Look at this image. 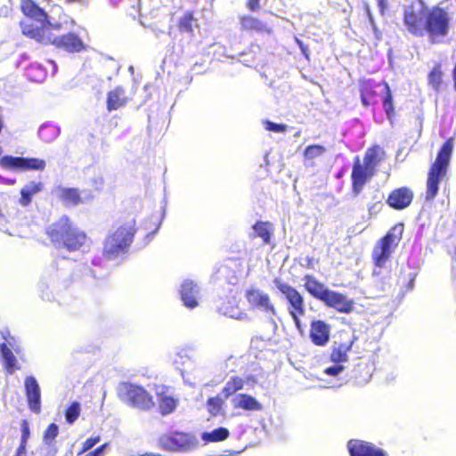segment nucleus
<instances>
[{"mask_svg":"<svg viewBox=\"0 0 456 456\" xmlns=\"http://www.w3.org/2000/svg\"><path fill=\"white\" fill-rule=\"evenodd\" d=\"M224 397L218 395L215 397H210L207 401V409L212 416L224 415Z\"/></svg>","mask_w":456,"mask_h":456,"instance_id":"7c9ffc66","label":"nucleus"},{"mask_svg":"<svg viewBox=\"0 0 456 456\" xmlns=\"http://www.w3.org/2000/svg\"><path fill=\"white\" fill-rule=\"evenodd\" d=\"M58 282L59 276L53 267L45 272L38 283L40 297L45 301L54 300Z\"/></svg>","mask_w":456,"mask_h":456,"instance_id":"4468645a","label":"nucleus"},{"mask_svg":"<svg viewBox=\"0 0 456 456\" xmlns=\"http://www.w3.org/2000/svg\"><path fill=\"white\" fill-rule=\"evenodd\" d=\"M118 394L122 401L142 410H150L154 405L152 397L141 386L122 382L118 385Z\"/></svg>","mask_w":456,"mask_h":456,"instance_id":"6e6552de","label":"nucleus"},{"mask_svg":"<svg viewBox=\"0 0 456 456\" xmlns=\"http://www.w3.org/2000/svg\"><path fill=\"white\" fill-rule=\"evenodd\" d=\"M264 125L266 130L275 133H285L288 127L287 125L276 124L268 120L265 121Z\"/></svg>","mask_w":456,"mask_h":456,"instance_id":"37998d69","label":"nucleus"},{"mask_svg":"<svg viewBox=\"0 0 456 456\" xmlns=\"http://www.w3.org/2000/svg\"><path fill=\"white\" fill-rule=\"evenodd\" d=\"M0 354L9 372H12L16 364V357L5 343L0 344Z\"/></svg>","mask_w":456,"mask_h":456,"instance_id":"f704fd0d","label":"nucleus"},{"mask_svg":"<svg viewBox=\"0 0 456 456\" xmlns=\"http://www.w3.org/2000/svg\"><path fill=\"white\" fill-rule=\"evenodd\" d=\"M325 152L326 148L322 145L314 144L307 146L304 151L305 165L313 166V161L315 159L322 156Z\"/></svg>","mask_w":456,"mask_h":456,"instance_id":"2f4dec72","label":"nucleus"},{"mask_svg":"<svg viewBox=\"0 0 456 456\" xmlns=\"http://www.w3.org/2000/svg\"><path fill=\"white\" fill-rule=\"evenodd\" d=\"M58 196L68 206H76L93 198L86 191L80 193L77 189L72 188H59Z\"/></svg>","mask_w":456,"mask_h":456,"instance_id":"aec40b11","label":"nucleus"},{"mask_svg":"<svg viewBox=\"0 0 456 456\" xmlns=\"http://www.w3.org/2000/svg\"><path fill=\"white\" fill-rule=\"evenodd\" d=\"M21 9L27 17L20 22L23 34L25 23L32 25V28H38L43 34L48 30L59 31L62 28L61 20H56L53 16L47 15L46 12L38 7L32 0H23Z\"/></svg>","mask_w":456,"mask_h":456,"instance_id":"7ed1b4c3","label":"nucleus"},{"mask_svg":"<svg viewBox=\"0 0 456 456\" xmlns=\"http://www.w3.org/2000/svg\"><path fill=\"white\" fill-rule=\"evenodd\" d=\"M1 334H2L3 338L5 339V340H7V335L10 336V333H9L8 330L2 331Z\"/></svg>","mask_w":456,"mask_h":456,"instance_id":"680f3d73","label":"nucleus"},{"mask_svg":"<svg viewBox=\"0 0 456 456\" xmlns=\"http://www.w3.org/2000/svg\"><path fill=\"white\" fill-rule=\"evenodd\" d=\"M19 230H13V232H9L8 235L12 236V237H19V238L27 237V235H25V234H21V233L17 232Z\"/></svg>","mask_w":456,"mask_h":456,"instance_id":"6e6d98bb","label":"nucleus"},{"mask_svg":"<svg viewBox=\"0 0 456 456\" xmlns=\"http://www.w3.org/2000/svg\"><path fill=\"white\" fill-rule=\"evenodd\" d=\"M252 238H260L264 244L271 245L272 248L275 247V244L272 242V232L271 230H254L250 235Z\"/></svg>","mask_w":456,"mask_h":456,"instance_id":"a19ab883","label":"nucleus"},{"mask_svg":"<svg viewBox=\"0 0 456 456\" xmlns=\"http://www.w3.org/2000/svg\"><path fill=\"white\" fill-rule=\"evenodd\" d=\"M290 315H291V317H292V319H293V321L295 322V325H296L297 329L300 332H302L301 322H300L299 317H298L300 314H298V313H291Z\"/></svg>","mask_w":456,"mask_h":456,"instance_id":"3c124183","label":"nucleus"},{"mask_svg":"<svg viewBox=\"0 0 456 456\" xmlns=\"http://www.w3.org/2000/svg\"><path fill=\"white\" fill-rule=\"evenodd\" d=\"M310 338L317 346H324L330 339V327L322 321H314L311 324Z\"/></svg>","mask_w":456,"mask_h":456,"instance_id":"4be33fe9","label":"nucleus"},{"mask_svg":"<svg viewBox=\"0 0 456 456\" xmlns=\"http://www.w3.org/2000/svg\"><path fill=\"white\" fill-rule=\"evenodd\" d=\"M237 266L238 261L236 259L225 260L215 268L213 279L219 283L236 284L238 281L236 275Z\"/></svg>","mask_w":456,"mask_h":456,"instance_id":"2eb2a0df","label":"nucleus"},{"mask_svg":"<svg viewBox=\"0 0 456 456\" xmlns=\"http://www.w3.org/2000/svg\"><path fill=\"white\" fill-rule=\"evenodd\" d=\"M182 353H183V352L178 353V354H176V356H177V357H180V358H183Z\"/></svg>","mask_w":456,"mask_h":456,"instance_id":"338daca9","label":"nucleus"},{"mask_svg":"<svg viewBox=\"0 0 456 456\" xmlns=\"http://www.w3.org/2000/svg\"><path fill=\"white\" fill-rule=\"evenodd\" d=\"M71 223L68 216H63L59 220L58 228H70Z\"/></svg>","mask_w":456,"mask_h":456,"instance_id":"8fccbe9b","label":"nucleus"},{"mask_svg":"<svg viewBox=\"0 0 456 456\" xmlns=\"http://www.w3.org/2000/svg\"><path fill=\"white\" fill-rule=\"evenodd\" d=\"M159 442L163 449L173 452H189L198 445L195 436L182 432L164 435Z\"/></svg>","mask_w":456,"mask_h":456,"instance_id":"9d476101","label":"nucleus"},{"mask_svg":"<svg viewBox=\"0 0 456 456\" xmlns=\"http://www.w3.org/2000/svg\"><path fill=\"white\" fill-rule=\"evenodd\" d=\"M24 388L29 410L34 413H39L41 411V389L34 376L26 377Z\"/></svg>","mask_w":456,"mask_h":456,"instance_id":"dca6fc26","label":"nucleus"},{"mask_svg":"<svg viewBox=\"0 0 456 456\" xmlns=\"http://www.w3.org/2000/svg\"><path fill=\"white\" fill-rule=\"evenodd\" d=\"M241 28L245 30L264 31L265 25L256 18L246 16L240 20Z\"/></svg>","mask_w":456,"mask_h":456,"instance_id":"c9c22d12","label":"nucleus"},{"mask_svg":"<svg viewBox=\"0 0 456 456\" xmlns=\"http://www.w3.org/2000/svg\"><path fill=\"white\" fill-rule=\"evenodd\" d=\"M366 12L368 14L370 22L372 25L374 31L377 32V28H376V26L374 24L373 17H372L371 13H370V8H369L368 5H366Z\"/></svg>","mask_w":456,"mask_h":456,"instance_id":"864d4df0","label":"nucleus"},{"mask_svg":"<svg viewBox=\"0 0 456 456\" xmlns=\"http://www.w3.org/2000/svg\"><path fill=\"white\" fill-rule=\"evenodd\" d=\"M127 102L125 90L122 86H117L110 91L107 95V109L109 111L118 110Z\"/></svg>","mask_w":456,"mask_h":456,"instance_id":"393cba45","label":"nucleus"},{"mask_svg":"<svg viewBox=\"0 0 456 456\" xmlns=\"http://www.w3.org/2000/svg\"><path fill=\"white\" fill-rule=\"evenodd\" d=\"M230 432L226 428L219 427L210 432H203L201 439L206 443L221 442L229 437Z\"/></svg>","mask_w":456,"mask_h":456,"instance_id":"c756f323","label":"nucleus"},{"mask_svg":"<svg viewBox=\"0 0 456 456\" xmlns=\"http://www.w3.org/2000/svg\"><path fill=\"white\" fill-rule=\"evenodd\" d=\"M344 369L343 364L334 363L333 365L327 367L324 370V373L329 376L337 377L344 370Z\"/></svg>","mask_w":456,"mask_h":456,"instance_id":"a18cd8bd","label":"nucleus"},{"mask_svg":"<svg viewBox=\"0 0 456 456\" xmlns=\"http://www.w3.org/2000/svg\"><path fill=\"white\" fill-rule=\"evenodd\" d=\"M177 403L172 396L159 395V410L162 415H167L175 411Z\"/></svg>","mask_w":456,"mask_h":456,"instance_id":"e433bc0d","label":"nucleus"},{"mask_svg":"<svg viewBox=\"0 0 456 456\" xmlns=\"http://www.w3.org/2000/svg\"><path fill=\"white\" fill-rule=\"evenodd\" d=\"M452 260L453 262H456V248L454 249L453 253L451 254Z\"/></svg>","mask_w":456,"mask_h":456,"instance_id":"e2e57ef3","label":"nucleus"},{"mask_svg":"<svg viewBox=\"0 0 456 456\" xmlns=\"http://www.w3.org/2000/svg\"><path fill=\"white\" fill-rule=\"evenodd\" d=\"M235 408H240L245 411H261V403L253 396L246 394H239L232 399Z\"/></svg>","mask_w":456,"mask_h":456,"instance_id":"a878e982","label":"nucleus"},{"mask_svg":"<svg viewBox=\"0 0 456 456\" xmlns=\"http://www.w3.org/2000/svg\"><path fill=\"white\" fill-rule=\"evenodd\" d=\"M24 35L40 44H51L69 53H79L85 48L83 41L74 33H68L58 37L51 30L43 34L38 28L25 23Z\"/></svg>","mask_w":456,"mask_h":456,"instance_id":"f03ea898","label":"nucleus"},{"mask_svg":"<svg viewBox=\"0 0 456 456\" xmlns=\"http://www.w3.org/2000/svg\"><path fill=\"white\" fill-rule=\"evenodd\" d=\"M356 337L354 335L351 339L347 342L344 343H337L335 342L332 347V351L330 354V361L333 363L342 364L343 362H347L348 356L347 353L351 350L353 344Z\"/></svg>","mask_w":456,"mask_h":456,"instance_id":"b1692460","label":"nucleus"},{"mask_svg":"<svg viewBox=\"0 0 456 456\" xmlns=\"http://www.w3.org/2000/svg\"><path fill=\"white\" fill-rule=\"evenodd\" d=\"M217 312L224 316L236 319V320H248V316L246 313L241 311L237 305H222L217 307Z\"/></svg>","mask_w":456,"mask_h":456,"instance_id":"72a5a7b5","label":"nucleus"},{"mask_svg":"<svg viewBox=\"0 0 456 456\" xmlns=\"http://www.w3.org/2000/svg\"><path fill=\"white\" fill-rule=\"evenodd\" d=\"M91 273L92 275L94 277V278H102L103 276V274L98 273L97 269L94 268V269H92L91 270Z\"/></svg>","mask_w":456,"mask_h":456,"instance_id":"13d9d810","label":"nucleus"},{"mask_svg":"<svg viewBox=\"0 0 456 456\" xmlns=\"http://www.w3.org/2000/svg\"><path fill=\"white\" fill-rule=\"evenodd\" d=\"M377 1H378V5L379 7V10L383 13V12L386 8L385 2H384V0H377Z\"/></svg>","mask_w":456,"mask_h":456,"instance_id":"052dcab7","label":"nucleus"},{"mask_svg":"<svg viewBox=\"0 0 456 456\" xmlns=\"http://www.w3.org/2000/svg\"><path fill=\"white\" fill-rule=\"evenodd\" d=\"M377 157H378L377 149L372 148V149H369L367 151L364 159H363V165L365 166L367 170H373V168L376 165Z\"/></svg>","mask_w":456,"mask_h":456,"instance_id":"79ce46f5","label":"nucleus"},{"mask_svg":"<svg viewBox=\"0 0 456 456\" xmlns=\"http://www.w3.org/2000/svg\"><path fill=\"white\" fill-rule=\"evenodd\" d=\"M451 16L444 9L436 6L428 11L425 32L432 43H438L449 33Z\"/></svg>","mask_w":456,"mask_h":456,"instance_id":"423d86ee","label":"nucleus"},{"mask_svg":"<svg viewBox=\"0 0 456 456\" xmlns=\"http://www.w3.org/2000/svg\"><path fill=\"white\" fill-rule=\"evenodd\" d=\"M59 434V427L55 423L50 424L45 429L43 436V441L48 447V455L55 456L57 448L55 447V438Z\"/></svg>","mask_w":456,"mask_h":456,"instance_id":"cd10ccee","label":"nucleus"},{"mask_svg":"<svg viewBox=\"0 0 456 456\" xmlns=\"http://www.w3.org/2000/svg\"><path fill=\"white\" fill-rule=\"evenodd\" d=\"M80 403L78 402H73L69 407L66 410L65 419L69 424H73L80 414Z\"/></svg>","mask_w":456,"mask_h":456,"instance_id":"58836bf2","label":"nucleus"},{"mask_svg":"<svg viewBox=\"0 0 456 456\" xmlns=\"http://www.w3.org/2000/svg\"><path fill=\"white\" fill-rule=\"evenodd\" d=\"M428 11L423 0L412 1L404 8L403 25L409 33L415 37L424 36Z\"/></svg>","mask_w":456,"mask_h":456,"instance_id":"39448f33","label":"nucleus"},{"mask_svg":"<svg viewBox=\"0 0 456 456\" xmlns=\"http://www.w3.org/2000/svg\"><path fill=\"white\" fill-rule=\"evenodd\" d=\"M258 3H259V0H248V7L251 10H256L258 8Z\"/></svg>","mask_w":456,"mask_h":456,"instance_id":"5fc2aeb1","label":"nucleus"},{"mask_svg":"<svg viewBox=\"0 0 456 456\" xmlns=\"http://www.w3.org/2000/svg\"><path fill=\"white\" fill-rule=\"evenodd\" d=\"M413 199V192L406 187L394 190L388 196L387 202L389 207L395 209H404L407 208Z\"/></svg>","mask_w":456,"mask_h":456,"instance_id":"a211bd4d","label":"nucleus"},{"mask_svg":"<svg viewBox=\"0 0 456 456\" xmlns=\"http://www.w3.org/2000/svg\"><path fill=\"white\" fill-rule=\"evenodd\" d=\"M304 261L305 262V265L308 266V267H313V262L314 261V259L309 257V256H306Z\"/></svg>","mask_w":456,"mask_h":456,"instance_id":"bf43d9fd","label":"nucleus"},{"mask_svg":"<svg viewBox=\"0 0 456 456\" xmlns=\"http://www.w3.org/2000/svg\"><path fill=\"white\" fill-rule=\"evenodd\" d=\"M5 183H9V184H13L14 183V181L13 180H6V179H4L3 180Z\"/></svg>","mask_w":456,"mask_h":456,"instance_id":"69168bd1","label":"nucleus"},{"mask_svg":"<svg viewBox=\"0 0 456 456\" xmlns=\"http://www.w3.org/2000/svg\"><path fill=\"white\" fill-rule=\"evenodd\" d=\"M350 456H387V452L373 444L358 439L347 443Z\"/></svg>","mask_w":456,"mask_h":456,"instance_id":"f3484780","label":"nucleus"},{"mask_svg":"<svg viewBox=\"0 0 456 456\" xmlns=\"http://www.w3.org/2000/svg\"><path fill=\"white\" fill-rule=\"evenodd\" d=\"M452 148L453 140L450 138L443 144L435 163L430 168L427 182L426 199L428 200H433L437 194L438 184L446 174Z\"/></svg>","mask_w":456,"mask_h":456,"instance_id":"20e7f679","label":"nucleus"},{"mask_svg":"<svg viewBox=\"0 0 456 456\" xmlns=\"http://www.w3.org/2000/svg\"><path fill=\"white\" fill-rule=\"evenodd\" d=\"M200 289L192 281L186 280L181 286L180 295L183 305L188 308H195L198 305Z\"/></svg>","mask_w":456,"mask_h":456,"instance_id":"6ab92c4d","label":"nucleus"},{"mask_svg":"<svg viewBox=\"0 0 456 456\" xmlns=\"http://www.w3.org/2000/svg\"><path fill=\"white\" fill-rule=\"evenodd\" d=\"M0 165L13 171L20 170H44L45 167V161L35 158H22L4 156L0 159Z\"/></svg>","mask_w":456,"mask_h":456,"instance_id":"9b49d317","label":"nucleus"},{"mask_svg":"<svg viewBox=\"0 0 456 456\" xmlns=\"http://www.w3.org/2000/svg\"><path fill=\"white\" fill-rule=\"evenodd\" d=\"M326 305L335 308L340 313L349 314L353 311V301L345 295L330 290L325 301Z\"/></svg>","mask_w":456,"mask_h":456,"instance_id":"412c9836","label":"nucleus"},{"mask_svg":"<svg viewBox=\"0 0 456 456\" xmlns=\"http://www.w3.org/2000/svg\"><path fill=\"white\" fill-rule=\"evenodd\" d=\"M386 89L387 92L386 97L384 98L383 105L385 111L387 112L388 118H390V114L393 112L392 95L387 85L386 86Z\"/></svg>","mask_w":456,"mask_h":456,"instance_id":"49530a36","label":"nucleus"},{"mask_svg":"<svg viewBox=\"0 0 456 456\" xmlns=\"http://www.w3.org/2000/svg\"><path fill=\"white\" fill-rule=\"evenodd\" d=\"M27 451L22 447H18L15 456H26Z\"/></svg>","mask_w":456,"mask_h":456,"instance_id":"4d7b16f0","label":"nucleus"},{"mask_svg":"<svg viewBox=\"0 0 456 456\" xmlns=\"http://www.w3.org/2000/svg\"><path fill=\"white\" fill-rule=\"evenodd\" d=\"M243 386L244 380L241 378L232 377L226 382L220 395H222L224 399H227L237 391L242 389Z\"/></svg>","mask_w":456,"mask_h":456,"instance_id":"473e14b6","label":"nucleus"},{"mask_svg":"<svg viewBox=\"0 0 456 456\" xmlns=\"http://www.w3.org/2000/svg\"><path fill=\"white\" fill-rule=\"evenodd\" d=\"M147 230H115L107 236L103 243V259L101 256H95L92 259V265L96 267L106 268L105 261L119 262L126 254L133 238L138 232H146ZM158 230H152L149 232H142L143 241L138 243L139 247H145L156 236Z\"/></svg>","mask_w":456,"mask_h":456,"instance_id":"f257e3e1","label":"nucleus"},{"mask_svg":"<svg viewBox=\"0 0 456 456\" xmlns=\"http://www.w3.org/2000/svg\"><path fill=\"white\" fill-rule=\"evenodd\" d=\"M42 183L29 182L20 191V203L26 207L31 202L32 196L42 191Z\"/></svg>","mask_w":456,"mask_h":456,"instance_id":"c85d7f7f","label":"nucleus"},{"mask_svg":"<svg viewBox=\"0 0 456 456\" xmlns=\"http://www.w3.org/2000/svg\"><path fill=\"white\" fill-rule=\"evenodd\" d=\"M139 456H157L151 452H145V453H142V454H139Z\"/></svg>","mask_w":456,"mask_h":456,"instance_id":"0e129e2a","label":"nucleus"},{"mask_svg":"<svg viewBox=\"0 0 456 456\" xmlns=\"http://www.w3.org/2000/svg\"><path fill=\"white\" fill-rule=\"evenodd\" d=\"M29 435H30V432H29L28 424L26 420H24L21 425V438H20V444L19 447L23 446V449H26L27 442L29 437Z\"/></svg>","mask_w":456,"mask_h":456,"instance_id":"c03bdc74","label":"nucleus"},{"mask_svg":"<svg viewBox=\"0 0 456 456\" xmlns=\"http://www.w3.org/2000/svg\"><path fill=\"white\" fill-rule=\"evenodd\" d=\"M197 26V20L191 12H186L179 21V28L183 32L192 33L193 28Z\"/></svg>","mask_w":456,"mask_h":456,"instance_id":"4c0bfd02","label":"nucleus"},{"mask_svg":"<svg viewBox=\"0 0 456 456\" xmlns=\"http://www.w3.org/2000/svg\"><path fill=\"white\" fill-rule=\"evenodd\" d=\"M51 63L53 65L54 69H56V64L54 61H51Z\"/></svg>","mask_w":456,"mask_h":456,"instance_id":"774afa93","label":"nucleus"},{"mask_svg":"<svg viewBox=\"0 0 456 456\" xmlns=\"http://www.w3.org/2000/svg\"><path fill=\"white\" fill-rule=\"evenodd\" d=\"M108 444H103L101 446L97 447L94 451L87 453L89 456H102L105 452L106 448L108 447Z\"/></svg>","mask_w":456,"mask_h":456,"instance_id":"09e8293b","label":"nucleus"},{"mask_svg":"<svg viewBox=\"0 0 456 456\" xmlns=\"http://www.w3.org/2000/svg\"><path fill=\"white\" fill-rule=\"evenodd\" d=\"M275 287L285 296L288 300L291 310H289V314L291 313H298L300 315L305 314V304L304 298L300 295V293L290 285L282 282L280 279L274 280Z\"/></svg>","mask_w":456,"mask_h":456,"instance_id":"f8f14e48","label":"nucleus"},{"mask_svg":"<svg viewBox=\"0 0 456 456\" xmlns=\"http://www.w3.org/2000/svg\"><path fill=\"white\" fill-rule=\"evenodd\" d=\"M305 289L315 298L324 302L330 289L319 282L314 277L305 275L304 278Z\"/></svg>","mask_w":456,"mask_h":456,"instance_id":"5701e85b","label":"nucleus"},{"mask_svg":"<svg viewBox=\"0 0 456 456\" xmlns=\"http://www.w3.org/2000/svg\"><path fill=\"white\" fill-rule=\"evenodd\" d=\"M402 240V231L395 234L388 232L378 240L371 252V258L375 267L383 268Z\"/></svg>","mask_w":456,"mask_h":456,"instance_id":"1a4fd4ad","label":"nucleus"},{"mask_svg":"<svg viewBox=\"0 0 456 456\" xmlns=\"http://www.w3.org/2000/svg\"><path fill=\"white\" fill-rule=\"evenodd\" d=\"M101 440V437L99 436L94 437L88 438L84 444L83 448L80 453L86 452L89 450H91L94 445H96Z\"/></svg>","mask_w":456,"mask_h":456,"instance_id":"de8ad7c7","label":"nucleus"},{"mask_svg":"<svg viewBox=\"0 0 456 456\" xmlns=\"http://www.w3.org/2000/svg\"><path fill=\"white\" fill-rule=\"evenodd\" d=\"M296 42L297 44L298 45V46L300 47V50L302 52V53L306 57L308 58V53H307V47L303 44L302 41H300L299 39L296 38Z\"/></svg>","mask_w":456,"mask_h":456,"instance_id":"603ef678","label":"nucleus"},{"mask_svg":"<svg viewBox=\"0 0 456 456\" xmlns=\"http://www.w3.org/2000/svg\"><path fill=\"white\" fill-rule=\"evenodd\" d=\"M45 232L53 246L60 250H77L86 240V236L81 230H45Z\"/></svg>","mask_w":456,"mask_h":456,"instance_id":"0eeeda50","label":"nucleus"},{"mask_svg":"<svg viewBox=\"0 0 456 456\" xmlns=\"http://www.w3.org/2000/svg\"><path fill=\"white\" fill-rule=\"evenodd\" d=\"M372 170H367L365 166H362L359 162L355 163L352 171V180L354 191L359 193L366 182L367 175H371Z\"/></svg>","mask_w":456,"mask_h":456,"instance_id":"bb28decb","label":"nucleus"},{"mask_svg":"<svg viewBox=\"0 0 456 456\" xmlns=\"http://www.w3.org/2000/svg\"><path fill=\"white\" fill-rule=\"evenodd\" d=\"M245 297L252 308L270 314V316L276 314L269 296L264 291L258 289H250L246 291Z\"/></svg>","mask_w":456,"mask_h":456,"instance_id":"ddd939ff","label":"nucleus"},{"mask_svg":"<svg viewBox=\"0 0 456 456\" xmlns=\"http://www.w3.org/2000/svg\"><path fill=\"white\" fill-rule=\"evenodd\" d=\"M442 71L440 67H436L432 69L428 76V83L435 89L438 90L442 84Z\"/></svg>","mask_w":456,"mask_h":456,"instance_id":"ea45409f","label":"nucleus"}]
</instances>
